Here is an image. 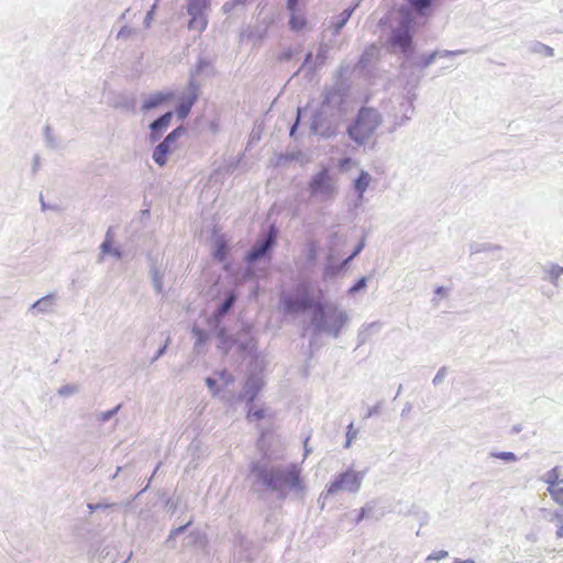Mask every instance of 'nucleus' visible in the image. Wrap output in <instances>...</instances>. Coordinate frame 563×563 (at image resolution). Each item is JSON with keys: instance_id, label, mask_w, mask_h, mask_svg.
<instances>
[{"instance_id": "18", "label": "nucleus", "mask_w": 563, "mask_h": 563, "mask_svg": "<svg viewBox=\"0 0 563 563\" xmlns=\"http://www.w3.org/2000/svg\"><path fill=\"white\" fill-rule=\"evenodd\" d=\"M371 180L372 176L365 170H362L358 177L354 180V189L357 192L360 201L363 200L364 192L367 190Z\"/></svg>"}, {"instance_id": "33", "label": "nucleus", "mask_w": 563, "mask_h": 563, "mask_svg": "<svg viewBox=\"0 0 563 563\" xmlns=\"http://www.w3.org/2000/svg\"><path fill=\"white\" fill-rule=\"evenodd\" d=\"M410 119V115L400 114L399 112L394 113V120L390 132H394L398 128L405 125Z\"/></svg>"}, {"instance_id": "21", "label": "nucleus", "mask_w": 563, "mask_h": 563, "mask_svg": "<svg viewBox=\"0 0 563 563\" xmlns=\"http://www.w3.org/2000/svg\"><path fill=\"white\" fill-rule=\"evenodd\" d=\"M379 329H380L379 322H372L368 324H364L360 329L358 334H357V342H358L357 345L360 346V345L365 344L368 341V339L371 338V335L374 332H377Z\"/></svg>"}, {"instance_id": "62", "label": "nucleus", "mask_w": 563, "mask_h": 563, "mask_svg": "<svg viewBox=\"0 0 563 563\" xmlns=\"http://www.w3.org/2000/svg\"><path fill=\"white\" fill-rule=\"evenodd\" d=\"M435 295H439V296H442V297H446L448 296V289L444 288L443 286H438L434 290Z\"/></svg>"}, {"instance_id": "12", "label": "nucleus", "mask_w": 563, "mask_h": 563, "mask_svg": "<svg viewBox=\"0 0 563 563\" xmlns=\"http://www.w3.org/2000/svg\"><path fill=\"white\" fill-rule=\"evenodd\" d=\"M345 95L340 85H334L324 90L323 100L320 108L341 115V108L344 103Z\"/></svg>"}, {"instance_id": "29", "label": "nucleus", "mask_w": 563, "mask_h": 563, "mask_svg": "<svg viewBox=\"0 0 563 563\" xmlns=\"http://www.w3.org/2000/svg\"><path fill=\"white\" fill-rule=\"evenodd\" d=\"M489 457L501 460L506 463H515L518 461V456L512 452H489Z\"/></svg>"}, {"instance_id": "27", "label": "nucleus", "mask_w": 563, "mask_h": 563, "mask_svg": "<svg viewBox=\"0 0 563 563\" xmlns=\"http://www.w3.org/2000/svg\"><path fill=\"white\" fill-rule=\"evenodd\" d=\"M153 287L156 294L163 292V276L164 274L156 266H152L150 269Z\"/></svg>"}, {"instance_id": "47", "label": "nucleus", "mask_w": 563, "mask_h": 563, "mask_svg": "<svg viewBox=\"0 0 563 563\" xmlns=\"http://www.w3.org/2000/svg\"><path fill=\"white\" fill-rule=\"evenodd\" d=\"M434 53H438V57H449V56H457V55L465 54L466 51H464V49H457V51L444 49V51H434Z\"/></svg>"}, {"instance_id": "5", "label": "nucleus", "mask_w": 563, "mask_h": 563, "mask_svg": "<svg viewBox=\"0 0 563 563\" xmlns=\"http://www.w3.org/2000/svg\"><path fill=\"white\" fill-rule=\"evenodd\" d=\"M364 474L352 468L338 474L334 479L325 487L320 498L327 499L340 492L356 494L361 489Z\"/></svg>"}, {"instance_id": "34", "label": "nucleus", "mask_w": 563, "mask_h": 563, "mask_svg": "<svg viewBox=\"0 0 563 563\" xmlns=\"http://www.w3.org/2000/svg\"><path fill=\"white\" fill-rule=\"evenodd\" d=\"M244 7L245 4L241 0H228L223 3L222 11L223 13H230Z\"/></svg>"}, {"instance_id": "56", "label": "nucleus", "mask_w": 563, "mask_h": 563, "mask_svg": "<svg viewBox=\"0 0 563 563\" xmlns=\"http://www.w3.org/2000/svg\"><path fill=\"white\" fill-rule=\"evenodd\" d=\"M375 507H376V501L372 500V501L366 503L365 506L362 507V510L369 516L372 514V511L375 509Z\"/></svg>"}, {"instance_id": "19", "label": "nucleus", "mask_w": 563, "mask_h": 563, "mask_svg": "<svg viewBox=\"0 0 563 563\" xmlns=\"http://www.w3.org/2000/svg\"><path fill=\"white\" fill-rule=\"evenodd\" d=\"M236 301V295L234 292L228 294L225 299L219 305L214 312V318L220 321L234 306Z\"/></svg>"}, {"instance_id": "28", "label": "nucleus", "mask_w": 563, "mask_h": 563, "mask_svg": "<svg viewBox=\"0 0 563 563\" xmlns=\"http://www.w3.org/2000/svg\"><path fill=\"white\" fill-rule=\"evenodd\" d=\"M434 0H408L410 8L419 13L423 14L427 9L430 8Z\"/></svg>"}, {"instance_id": "55", "label": "nucleus", "mask_w": 563, "mask_h": 563, "mask_svg": "<svg viewBox=\"0 0 563 563\" xmlns=\"http://www.w3.org/2000/svg\"><path fill=\"white\" fill-rule=\"evenodd\" d=\"M191 523V520H189L186 525H183L174 530L170 531V534H169V538H174L178 534H180L181 532L185 531V529Z\"/></svg>"}, {"instance_id": "32", "label": "nucleus", "mask_w": 563, "mask_h": 563, "mask_svg": "<svg viewBox=\"0 0 563 563\" xmlns=\"http://www.w3.org/2000/svg\"><path fill=\"white\" fill-rule=\"evenodd\" d=\"M438 57V53H430L428 55H422L420 57V60L418 63H415V66H418L420 68H428L430 65H432Z\"/></svg>"}, {"instance_id": "64", "label": "nucleus", "mask_w": 563, "mask_h": 563, "mask_svg": "<svg viewBox=\"0 0 563 563\" xmlns=\"http://www.w3.org/2000/svg\"><path fill=\"white\" fill-rule=\"evenodd\" d=\"M453 563H476V562L471 559H467V560L455 559Z\"/></svg>"}, {"instance_id": "49", "label": "nucleus", "mask_w": 563, "mask_h": 563, "mask_svg": "<svg viewBox=\"0 0 563 563\" xmlns=\"http://www.w3.org/2000/svg\"><path fill=\"white\" fill-rule=\"evenodd\" d=\"M312 63H313V59H312V53L309 52L306 57H305V60L301 65V67L296 71V75L302 70V69H307L308 71H310V66H312Z\"/></svg>"}, {"instance_id": "3", "label": "nucleus", "mask_w": 563, "mask_h": 563, "mask_svg": "<svg viewBox=\"0 0 563 563\" xmlns=\"http://www.w3.org/2000/svg\"><path fill=\"white\" fill-rule=\"evenodd\" d=\"M383 122L382 114L374 108L362 107L347 126L349 137L358 146L367 144Z\"/></svg>"}, {"instance_id": "2", "label": "nucleus", "mask_w": 563, "mask_h": 563, "mask_svg": "<svg viewBox=\"0 0 563 563\" xmlns=\"http://www.w3.org/2000/svg\"><path fill=\"white\" fill-rule=\"evenodd\" d=\"M350 320V314L338 303L318 301L311 312L310 327L316 335L325 334L336 339Z\"/></svg>"}, {"instance_id": "58", "label": "nucleus", "mask_w": 563, "mask_h": 563, "mask_svg": "<svg viewBox=\"0 0 563 563\" xmlns=\"http://www.w3.org/2000/svg\"><path fill=\"white\" fill-rule=\"evenodd\" d=\"M365 246V241L362 240L357 245L356 247L354 249V251L352 252V257H356L364 249Z\"/></svg>"}, {"instance_id": "44", "label": "nucleus", "mask_w": 563, "mask_h": 563, "mask_svg": "<svg viewBox=\"0 0 563 563\" xmlns=\"http://www.w3.org/2000/svg\"><path fill=\"white\" fill-rule=\"evenodd\" d=\"M553 517H554V519L556 521V526H558L556 537L563 538V514L555 512L553 515Z\"/></svg>"}, {"instance_id": "46", "label": "nucleus", "mask_w": 563, "mask_h": 563, "mask_svg": "<svg viewBox=\"0 0 563 563\" xmlns=\"http://www.w3.org/2000/svg\"><path fill=\"white\" fill-rule=\"evenodd\" d=\"M384 405V400H380L378 401L376 405H374L373 407L368 408L366 415H365V419H368L373 416H376L380 412V409Z\"/></svg>"}, {"instance_id": "7", "label": "nucleus", "mask_w": 563, "mask_h": 563, "mask_svg": "<svg viewBox=\"0 0 563 563\" xmlns=\"http://www.w3.org/2000/svg\"><path fill=\"white\" fill-rule=\"evenodd\" d=\"M340 115L319 108L311 119V131L323 139H330L336 134Z\"/></svg>"}, {"instance_id": "6", "label": "nucleus", "mask_w": 563, "mask_h": 563, "mask_svg": "<svg viewBox=\"0 0 563 563\" xmlns=\"http://www.w3.org/2000/svg\"><path fill=\"white\" fill-rule=\"evenodd\" d=\"M208 66V62L200 59L194 69L190 71V77L188 81V86L186 91L180 96L179 104L176 109V113L180 120H184L188 117L191 107L198 100L200 92V85L196 80V76L200 75V73Z\"/></svg>"}, {"instance_id": "4", "label": "nucleus", "mask_w": 563, "mask_h": 563, "mask_svg": "<svg viewBox=\"0 0 563 563\" xmlns=\"http://www.w3.org/2000/svg\"><path fill=\"white\" fill-rule=\"evenodd\" d=\"M413 24L415 18L408 12L404 13L398 25L390 31L387 40L388 47L394 53H401L406 57V60L401 64L404 70L408 67L410 56L415 51L412 42Z\"/></svg>"}, {"instance_id": "16", "label": "nucleus", "mask_w": 563, "mask_h": 563, "mask_svg": "<svg viewBox=\"0 0 563 563\" xmlns=\"http://www.w3.org/2000/svg\"><path fill=\"white\" fill-rule=\"evenodd\" d=\"M172 118H173V112L168 111V112L164 113L163 115H161L159 118H157L156 120H154L150 124L152 137L154 141H156L161 136L162 132L165 129H167V126L170 123Z\"/></svg>"}, {"instance_id": "26", "label": "nucleus", "mask_w": 563, "mask_h": 563, "mask_svg": "<svg viewBox=\"0 0 563 563\" xmlns=\"http://www.w3.org/2000/svg\"><path fill=\"white\" fill-rule=\"evenodd\" d=\"M548 274V280L555 287L560 286L559 279L563 274V267L558 264H551L548 268H545Z\"/></svg>"}, {"instance_id": "40", "label": "nucleus", "mask_w": 563, "mask_h": 563, "mask_svg": "<svg viewBox=\"0 0 563 563\" xmlns=\"http://www.w3.org/2000/svg\"><path fill=\"white\" fill-rule=\"evenodd\" d=\"M367 277H361L350 289L349 294L354 295L367 286Z\"/></svg>"}, {"instance_id": "15", "label": "nucleus", "mask_w": 563, "mask_h": 563, "mask_svg": "<svg viewBox=\"0 0 563 563\" xmlns=\"http://www.w3.org/2000/svg\"><path fill=\"white\" fill-rule=\"evenodd\" d=\"M282 303L285 312L287 313H298L309 309L307 307V302L300 299L297 294L294 296H284L282 298Z\"/></svg>"}, {"instance_id": "43", "label": "nucleus", "mask_w": 563, "mask_h": 563, "mask_svg": "<svg viewBox=\"0 0 563 563\" xmlns=\"http://www.w3.org/2000/svg\"><path fill=\"white\" fill-rule=\"evenodd\" d=\"M135 33H136V31L134 29H131L129 26H123L119 31L117 37L122 38V40H128V38L132 37Z\"/></svg>"}, {"instance_id": "53", "label": "nucleus", "mask_w": 563, "mask_h": 563, "mask_svg": "<svg viewBox=\"0 0 563 563\" xmlns=\"http://www.w3.org/2000/svg\"><path fill=\"white\" fill-rule=\"evenodd\" d=\"M492 249H493V246L490 244L472 245L471 246V252L472 253H479V252H483V251H489Z\"/></svg>"}, {"instance_id": "11", "label": "nucleus", "mask_w": 563, "mask_h": 563, "mask_svg": "<svg viewBox=\"0 0 563 563\" xmlns=\"http://www.w3.org/2000/svg\"><path fill=\"white\" fill-rule=\"evenodd\" d=\"M186 130L183 126H178L173 130L163 142H161L153 151V161L159 166H164L166 164V155L174 147L175 142L178 137L184 135Z\"/></svg>"}, {"instance_id": "36", "label": "nucleus", "mask_w": 563, "mask_h": 563, "mask_svg": "<svg viewBox=\"0 0 563 563\" xmlns=\"http://www.w3.org/2000/svg\"><path fill=\"white\" fill-rule=\"evenodd\" d=\"M552 499L563 508V487L556 486L552 489H547Z\"/></svg>"}, {"instance_id": "35", "label": "nucleus", "mask_w": 563, "mask_h": 563, "mask_svg": "<svg viewBox=\"0 0 563 563\" xmlns=\"http://www.w3.org/2000/svg\"><path fill=\"white\" fill-rule=\"evenodd\" d=\"M120 408H121V405H118L115 408H113L111 410L99 412L97 415V420L100 423H104V422L109 421L111 418H113L115 416V413L119 411Z\"/></svg>"}, {"instance_id": "24", "label": "nucleus", "mask_w": 563, "mask_h": 563, "mask_svg": "<svg viewBox=\"0 0 563 563\" xmlns=\"http://www.w3.org/2000/svg\"><path fill=\"white\" fill-rule=\"evenodd\" d=\"M296 294L300 297V299L307 302V307L311 309V312L314 311V306L317 305L318 301L313 300L308 284H300L297 287Z\"/></svg>"}, {"instance_id": "22", "label": "nucleus", "mask_w": 563, "mask_h": 563, "mask_svg": "<svg viewBox=\"0 0 563 563\" xmlns=\"http://www.w3.org/2000/svg\"><path fill=\"white\" fill-rule=\"evenodd\" d=\"M172 96V93L163 92L151 95L147 99H145L142 109L145 111L155 109L158 106H161L164 101L168 100Z\"/></svg>"}, {"instance_id": "41", "label": "nucleus", "mask_w": 563, "mask_h": 563, "mask_svg": "<svg viewBox=\"0 0 563 563\" xmlns=\"http://www.w3.org/2000/svg\"><path fill=\"white\" fill-rule=\"evenodd\" d=\"M217 375L224 386H229L234 382V376L227 369L220 371Z\"/></svg>"}, {"instance_id": "61", "label": "nucleus", "mask_w": 563, "mask_h": 563, "mask_svg": "<svg viewBox=\"0 0 563 563\" xmlns=\"http://www.w3.org/2000/svg\"><path fill=\"white\" fill-rule=\"evenodd\" d=\"M298 0H287V9L295 12L297 9Z\"/></svg>"}, {"instance_id": "39", "label": "nucleus", "mask_w": 563, "mask_h": 563, "mask_svg": "<svg viewBox=\"0 0 563 563\" xmlns=\"http://www.w3.org/2000/svg\"><path fill=\"white\" fill-rule=\"evenodd\" d=\"M357 437V430L354 428V423L351 422L347 426L345 448H350L353 440Z\"/></svg>"}, {"instance_id": "8", "label": "nucleus", "mask_w": 563, "mask_h": 563, "mask_svg": "<svg viewBox=\"0 0 563 563\" xmlns=\"http://www.w3.org/2000/svg\"><path fill=\"white\" fill-rule=\"evenodd\" d=\"M187 13L190 15L188 29L201 33L208 25L210 0H186Z\"/></svg>"}, {"instance_id": "9", "label": "nucleus", "mask_w": 563, "mask_h": 563, "mask_svg": "<svg viewBox=\"0 0 563 563\" xmlns=\"http://www.w3.org/2000/svg\"><path fill=\"white\" fill-rule=\"evenodd\" d=\"M309 191L311 196L319 197L322 200L332 199L334 197V181L327 168H322L311 177L309 181Z\"/></svg>"}, {"instance_id": "38", "label": "nucleus", "mask_w": 563, "mask_h": 563, "mask_svg": "<svg viewBox=\"0 0 563 563\" xmlns=\"http://www.w3.org/2000/svg\"><path fill=\"white\" fill-rule=\"evenodd\" d=\"M413 104H412V101L411 100H407V101H401L400 104H399V110L398 112L400 114H406V115H410L413 113Z\"/></svg>"}, {"instance_id": "14", "label": "nucleus", "mask_w": 563, "mask_h": 563, "mask_svg": "<svg viewBox=\"0 0 563 563\" xmlns=\"http://www.w3.org/2000/svg\"><path fill=\"white\" fill-rule=\"evenodd\" d=\"M263 383L262 379L256 376L252 375L250 376L245 385L243 387V391L240 395V398L243 400H246L247 402H253L256 398L258 391L262 389Z\"/></svg>"}, {"instance_id": "25", "label": "nucleus", "mask_w": 563, "mask_h": 563, "mask_svg": "<svg viewBox=\"0 0 563 563\" xmlns=\"http://www.w3.org/2000/svg\"><path fill=\"white\" fill-rule=\"evenodd\" d=\"M354 10L355 7L347 8L340 14L338 20L332 24L334 35L339 34V32L343 29V26L346 24Z\"/></svg>"}, {"instance_id": "51", "label": "nucleus", "mask_w": 563, "mask_h": 563, "mask_svg": "<svg viewBox=\"0 0 563 563\" xmlns=\"http://www.w3.org/2000/svg\"><path fill=\"white\" fill-rule=\"evenodd\" d=\"M192 332L194 334L197 336V341H196V346L199 345V344H202L206 340V333L205 331H202L201 329L199 328H194L192 329Z\"/></svg>"}, {"instance_id": "31", "label": "nucleus", "mask_w": 563, "mask_h": 563, "mask_svg": "<svg viewBox=\"0 0 563 563\" xmlns=\"http://www.w3.org/2000/svg\"><path fill=\"white\" fill-rule=\"evenodd\" d=\"M79 393V386L76 384H66L57 389V395L60 397H69Z\"/></svg>"}, {"instance_id": "37", "label": "nucleus", "mask_w": 563, "mask_h": 563, "mask_svg": "<svg viewBox=\"0 0 563 563\" xmlns=\"http://www.w3.org/2000/svg\"><path fill=\"white\" fill-rule=\"evenodd\" d=\"M305 24H306V21L301 16H298L295 14H292L289 20L290 29L294 31L301 30L305 26Z\"/></svg>"}, {"instance_id": "63", "label": "nucleus", "mask_w": 563, "mask_h": 563, "mask_svg": "<svg viewBox=\"0 0 563 563\" xmlns=\"http://www.w3.org/2000/svg\"><path fill=\"white\" fill-rule=\"evenodd\" d=\"M299 117H300V110H298V114H297V120L296 122L294 123V125L290 128V136H295V133H296V130L298 128V124H299Z\"/></svg>"}, {"instance_id": "57", "label": "nucleus", "mask_w": 563, "mask_h": 563, "mask_svg": "<svg viewBox=\"0 0 563 563\" xmlns=\"http://www.w3.org/2000/svg\"><path fill=\"white\" fill-rule=\"evenodd\" d=\"M168 342H169V338H167L165 345L162 346L161 349H158V351L155 353L154 357L151 361L152 363L157 361L165 353Z\"/></svg>"}, {"instance_id": "17", "label": "nucleus", "mask_w": 563, "mask_h": 563, "mask_svg": "<svg viewBox=\"0 0 563 563\" xmlns=\"http://www.w3.org/2000/svg\"><path fill=\"white\" fill-rule=\"evenodd\" d=\"M330 48V44L320 43L312 66H310L311 73L320 69L325 64Z\"/></svg>"}, {"instance_id": "1", "label": "nucleus", "mask_w": 563, "mask_h": 563, "mask_svg": "<svg viewBox=\"0 0 563 563\" xmlns=\"http://www.w3.org/2000/svg\"><path fill=\"white\" fill-rule=\"evenodd\" d=\"M251 474L257 484L275 493L278 498L284 499L289 493L297 498L305 495L301 468L297 464L267 465L255 462L252 464Z\"/></svg>"}, {"instance_id": "50", "label": "nucleus", "mask_w": 563, "mask_h": 563, "mask_svg": "<svg viewBox=\"0 0 563 563\" xmlns=\"http://www.w3.org/2000/svg\"><path fill=\"white\" fill-rule=\"evenodd\" d=\"M206 384H207L208 388L210 389V391L212 393V395L216 396L219 394V388H217V379H214L212 377H207Z\"/></svg>"}, {"instance_id": "48", "label": "nucleus", "mask_w": 563, "mask_h": 563, "mask_svg": "<svg viewBox=\"0 0 563 563\" xmlns=\"http://www.w3.org/2000/svg\"><path fill=\"white\" fill-rule=\"evenodd\" d=\"M445 376H446V368L441 367L438 371V373L435 374V376L433 377V380H432L433 385H435V386L440 385L444 380Z\"/></svg>"}, {"instance_id": "45", "label": "nucleus", "mask_w": 563, "mask_h": 563, "mask_svg": "<svg viewBox=\"0 0 563 563\" xmlns=\"http://www.w3.org/2000/svg\"><path fill=\"white\" fill-rule=\"evenodd\" d=\"M449 556V552L440 550L428 555L427 561H440Z\"/></svg>"}, {"instance_id": "13", "label": "nucleus", "mask_w": 563, "mask_h": 563, "mask_svg": "<svg viewBox=\"0 0 563 563\" xmlns=\"http://www.w3.org/2000/svg\"><path fill=\"white\" fill-rule=\"evenodd\" d=\"M56 296L54 294H48L31 305L29 312L34 317L42 313H49L54 310Z\"/></svg>"}, {"instance_id": "30", "label": "nucleus", "mask_w": 563, "mask_h": 563, "mask_svg": "<svg viewBox=\"0 0 563 563\" xmlns=\"http://www.w3.org/2000/svg\"><path fill=\"white\" fill-rule=\"evenodd\" d=\"M44 139L46 146L49 148H57L59 146L58 139L53 134L49 125H46L44 129Z\"/></svg>"}, {"instance_id": "60", "label": "nucleus", "mask_w": 563, "mask_h": 563, "mask_svg": "<svg viewBox=\"0 0 563 563\" xmlns=\"http://www.w3.org/2000/svg\"><path fill=\"white\" fill-rule=\"evenodd\" d=\"M292 56H294V52L291 49H287V51L282 53L280 59L285 60V62H288V60H290L292 58Z\"/></svg>"}, {"instance_id": "54", "label": "nucleus", "mask_w": 563, "mask_h": 563, "mask_svg": "<svg viewBox=\"0 0 563 563\" xmlns=\"http://www.w3.org/2000/svg\"><path fill=\"white\" fill-rule=\"evenodd\" d=\"M317 258V249L313 244L309 245V249H308V254H307V260L309 262H314Z\"/></svg>"}, {"instance_id": "59", "label": "nucleus", "mask_w": 563, "mask_h": 563, "mask_svg": "<svg viewBox=\"0 0 563 563\" xmlns=\"http://www.w3.org/2000/svg\"><path fill=\"white\" fill-rule=\"evenodd\" d=\"M264 417V411L262 409L255 410L254 412H249V418H254L255 420H260Z\"/></svg>"}, {"instance_id": "52", "label": "nucleus", "mask_w": 563, "mask_h": 563, "mask_svg": "<svg viewBox=\"0 0 563 563\" xmlns=\"http://www.w3.org/2000/svg\"><path fill=\"white\" fill-rule=\"evenodd\" d=\"M156 9V3L153 4V7L151 8V10L146 13L145 15V19H144V26L146 29H148L151 26V23H152V20H153V15H154V11Z\"/></svg>"}, {"instance_id": "10", "label": "nucleus", "mask_w": 563, "mask_h": 563, "mask_svg": "<svg viewBox=\"0 0 563 563\" xmlns=\"http://www.w3.org/2000/svg\"><path fill=\"white\" fill-rule=\"evenodd\" d=\"M276 236L277 232L275 228L272 227L269 231L262 239H260L249 251L246 255V261L249 263H255L265 257L275 245Z\"/></svg>"}, {"instance_id": "20", "label": "nucleus", "mask_w": 563, "mask_h": 563, "mask_svg": "<svg viewBox=\"0 0 563 563\" xmlns=\"http://www.w3.org/2000/svg\"><path fill=\"white\" fill-rule=\"evenodd\" d=\"M560 467L555 466L542 475L541 481L548 484L547 489H552L559 486V484H563V479H560Z\"/></svg>"}, {"instance_id": "23", "label": "nucleus", "mask_w": 563, "mask_h": 563, "mask_svg": "<svg viewBox=\"0 0 563 563\" xmlns=\"http://www.w3.org/2000/svg\"><path fill=\"white\" fill-rule=\"evenodd\" d=\"M106 254H112L118 260L122 257V252L118 249L112 247V242L109 238V233H107L106 240L100 245L99 262H103Z\"/></svg>"}, {"instance_id": "42", "label": "nucleus", "mask_w": 563, "mask_h": 563, "mask_svg": "<svg viewBox=\"0 0 563 563\" xmlns=\"http://www.w3.org/2000/svg\"><path fill=\"white\" fill-rule=\"evenodd\" d=\"M375 53H376L375 47H371V48L366 49L361 56L360 64L363 67H365L369 63V60L374 57Z\"/></svg>"}]
</instances>
